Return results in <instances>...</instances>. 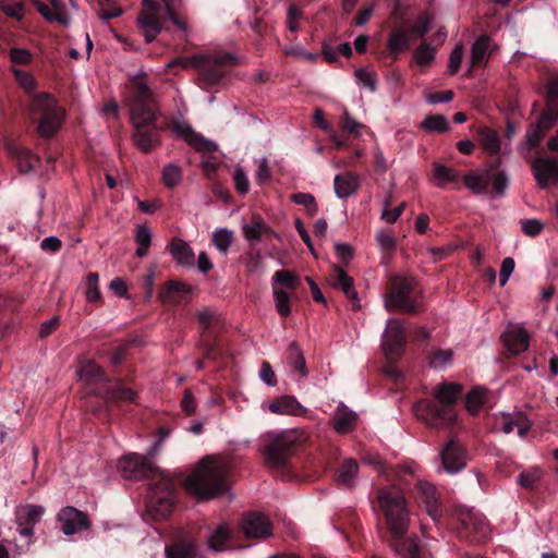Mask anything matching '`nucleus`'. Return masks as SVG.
<instances>
[{
	"instance_id": "61",
	"label": "nucleus",
	"mask_w": 558,
	"mask_h": 558,
	"mask_svg": "<svg viewBox=\"0 0 558 558\" xmlns=\"http://www.w3.org/2000/svg\"><path fill=\"white\" fill-rule=\"evenodd\" d=\"M271 174L272 173L271 169L269 168L268 160L266 158L262 159L255 174L256 182L260 185H264L271 180Z\"/></svg>"
},
{
	"instance_id": "1",
	"label": "nucleus",
	"mask_w": 558,
	"mask_h": 558,
	"mask_svg": "<svg viewBox=\"0 0 558 558\" xmlns=\"http://www.w3.org/2000/svg\"><path fill=\"white\" fill-rule=\"evenodd\" d=\"M148 454L129 453L118 460V471L128 481H150L146 501L147 515L154 521L168 519L178 502L179 484L199 500H209L228 489L229 466L211 456L204 457L191 475L173 478L151 463Z\"/></svg>"
},
{
	"instance_id": "62",
	"label": "nucleus",
	"mask_w": 558,
	"mask_h": 558,
	"mask_svg": "<svg viewBox=\"0 0 558 558\" xmlns=\"http://www.w3.org/2000/svg\"><path fill=\"white\" fill-rule=\"evenodd\" d=\"M349 278H351L350 275L340 266L333 265L331 267L330 281L332 287H341L344 281H349Z\"/></svg>"
},
{
	"instance_id": "18",
	"label": "nucleus",
	"mask_w": 558,
	"mask_h": 558,
	"mask_svg": "<svg viewBox=\"0 0 558 558\" xmlns=\"http://www.w3.org/2000/svg\"><path fill=\"white\" fill-rule=\"evenodd\" d=\"M440 457L445 471L448 473H457L466 466L465 449L457 440L448 441Z\"/></svg>"
},
{
	"instance_id": "25",
	"label": "nucleus",
	"mask_w": 558,
	"mask_h": 558,
	"mask_svg": "<svg viewBox=\"0 0 558 558\" xmlns=\"http://www.w3.org/2000/svg\"><path fill=\"white\" fill-rule=\"evenodd\" d=\"M388 56L392 58V60H398L402 53V51L408 50L410 48V35L407 31L401 28H393L388 34Z\"/></svg>"
},
{
	"instance_id": "45",
	"label": "nucleus",
	"mask_w": 558,
	"mask_h": 558,
	"mask_svg": "<svg viewBox=\"0 0 558 558\" xmlns=\"http://www.w3.org/2000/svg\"><path fill=\"white\" fill-rule=\"evenodd\" d=\"M435 47L427 43H421L414 50L413 59L420 66H428L435 59Z\"/></svg>"
},
{
	"instance_id": "59",
	"label": "nucleus",
	"mask_w": 558,
	"mask_h": 558,
	"mask_svg": "<svg viewBox=\"0 0 558 558\" xmlns=\"http://www.w3.org/2000/svg\"><path fill=\"white\" fill-rule=\"evenodd\" d=\"M338 289H341L347 298L351 300L353 303V310L360 308L357 293L354 288V279L352 277L349 278V281H344V283H342Z\"/></svg>"
},
{
	"instance_id": "27",
	"label": "nucleus",
	"mask_w": 558,
	"mask_h": 558,
	"mask_svg": "<svg viewBox=\"0 0 558 558\" xmlns=\"http://www.w3.org/2000/svg\"><path fill=\"white\" fill-rule=\"evenodd\" d=\"M502 338L508 350L514 355L523 353L530 343V336L524 328L509 330Z\"/></svg>"
},
{
	"instance_id": "55",
	"label": "nucleus",
	"mask_w": 558,
	"mask_h": 558,
	"mask_svg": "<svg viewBox=\"0 0 558 558\" xmlns=\"http://www.w3.org/2000/svg\"><path fill=\"white\" fill-rule=\"evenodd\" d=\"M515 427L521 436H524L529 430V427L524 422L515 421L511 417H504L501 420V429L505 434L512 433Z\"/></svg>"
},
{
	"instance_id": "43",
	"label": "nucleus",
	"mask_w": 558,
	"mask_h": 558,
	"mask_svg": "<svg viewBox=\"0 0 558 558\" xmlns=\"http://www.w3.org/2000/svg\"><path fill=\"white\" fill-rule=\"evenodd\" d=\"M421 128L428 132L445 133L449 130V123L446 117L433 113L421 122Z\"/></svg>"
},
{
	"instance_id": "33",
	"label": "nucleus",
	"mask_w": 558,
	"mask_h": 558,
	"mask_svg": "<svg viewBox=\"0 0 558 558\" xmlns=\"http://www.w3.org/2000/svg\"><path fill=\"white\" fill-rule=\"evenodd\" d=\"M174 259L183 266L192 267L195 265V254L193 248L183 240H173L169 245Z\"/></svg>"
},
{
	"instance_id": "23",
	"label": "nucleus",
	"mask_w": 558,
	"mask_h": 558,
	"mask_svg": "<svg viewBox=\"0 0 558 558\" xmlns=\"http://www.w3.org/2000/svg\"><path fill=\"white\" fill-rule=\"evenodd\" d=\"M166 558H195L197 555L194 541L189 536H180L165 547Z\"/></svg>"
},
{
	"instance_id": "49",
	"label": "nucleus",
	"mask_w": 558,
	"mask_h": 558,
	"mask_svg": "<svg viewBox=\"0 0 558 558\" xmlns=\"http://www.w3.org/2000/svg\"><path fill=\"white\" fill-rule=\"evenodd\" d=\"M485 391L481 388H474L465 397V407L472 415H476L480 408L484 404Z\"/></svg>"
},
{
	"instance_id": "14",
	"label": "nucleus",
	"mask_w": 558,
	"mask_h": 558,
	"mask_svg": "<svg viewBox=\"0 0 558 558\" xmlns=\"http://www.w3.org/2000/svg\"><path fill=\"white\" fill-rule=\"evenodd\" d=\"M407 342L405 330L399 319H388L387 328L383 336V345L388 359L399 357L403 353Z\"/></svg>"
},
{
	"instance_id": "32",
	"label": "nucleus",
	"mask_w": 558,
	"mask_h": 558,
	"mask_svg": "<svg viewBox=\"0 0 558 558\" xmlns=\"http://www.w3.org/2000/svg\"><path fill=\"white\" fill-rule=\"evenodd\" d=\"M286 359L290 368L299 373L300 377H306L308 369L306 361L298 342H291L286 350Z\"/></svg>"
},
{
	"instance_id": "4",
	"label": "nucleus",
	"mask_w": 558,
	"mask_h": 558,
	"mask_svg": "<svg viewBox=\"0 0 558 558\" xmlns=\"http://www.w3.org/2000/svg\"><path fill=\"white\" fill-rule=\"evenodd\" d=\"M462 386L444 381L435 386L429 397L418 399L412 411L426 426L434 429L451 428L457 423V401Z\"/></svg>"
},
{
	"instance_id": "64",
	"label": "nucleus",
	"mask_w": 558,
	"mask_h": 558,
	"mask_svg": "<svg viewBox=\"0 0 558 558\" xmlns=\"http://www.w3.org/2000/svg\"><path fill=\"white\" fill-rule=\"evenodd\" d=\"M543 223L536 219H524L522 220V230L526 235L535 236L543 230Z\"/></svg>"
},
{
	"instance_id": "30",
	"label": "nucleus",
	"mask_w": 558,
	"mask_h": 558,
	"mask_svg": "<svg viewBox=\"0 0 558 558\" xmlns=\"http://www.w3.org/2000/svg\"><path fill=\"white\" fill-rule=\"evenodd\" d=\"M243 235L251 244L258 243L265 233L271 232V229L265 223L264 218L258 215L251 217V222L243 225Z\"/></svg>"
},
{
	"instance_id": "11",
	"label": "nucleus",
	"mask_w": 558,
	"mask_h": 558,
	"mask_svg": "<svg viewBox=\"0 0 558 558\" xmlns=\"http://www.w3.org/2000/svg\"><path fill=\"white\" fill-rule=\"evenodd\" d=\"M457 533L462 539L482 542L490 533L489 523L475 510H462L458 515Z\"/></svg>"
},
{
	"instance_id": "22",
	"label": "nucleus",
	"mask_w": 558,
	"mask_h": 558,
	"mask_svg": "<svg viewBox=\"0 0 558 558\" xmlns=\"http://www.w3.org/2000/svg\"><path fill=\"white\" fill-rule=\"evenodd\" d=\"M7 150L9 155L14 158L20 172H29L39 161L37 155H34L31 149L15 143H8Z\"/></svg>"
},
{
	"instance_id": "17",
	"label": "nucleus",
	"mask_w": 558,
	"mask_h": 558,
	"mask_svg": "<svg viewBox=\"0 0 558 558\" xmlns=\"http://www.w3.org/2000/svg\"><path fill=\"white\" fill-rule=\"evenodd\" d=\"M534 180L542 189L558 185V160L550 157H537L532 163Z\"/></svg>"
},
{
	"instance_id": "29",
	"label": "nucleus",
	"mask_w": 558,
	"mask_h": 558,
	"mask_svg": "<svg viewBox=\"0 0 558 558\" xmlns=\"http://www.w3.org/2000/svg\"><path fill=\"white\" fill-rule=\"evenodd\" d=\"M269 410L281 415H302L305 411L296 398L290 395L276 398L269 405Z\"/></svg>"
},
{
	"instance_id": "8",
	"label": "nucleus",
	"mask_w": 558,
	"mask_h": 558,
	"mask_svg": "<svg viewBox=\"0 0 558 558\" xmlns=\"http://www.w3.org/2000/svg\"><path fill=\"white\" fill-rule=\"evenodd\" d=\"M558 122V75L547 81L546 107L526 133V142L536 148L544 135Z\"/></svg>"
},
{
	"instance_id": "15",
	"label": "nucleus",
	"mask_w": 558,
	"mask_h": 558,
	"mask_svg": "<svg viewBox=\"0 0 558 558\" xmlns=\"http://www.w3.org/2000/svg\"><path fill=\"white\" fill-rule=\"evenodd\" d=\"M45 513V508L39 505H21L15 508L14 517L19 533L23 537H33L35 526Z\"/></svg>"
},
{
	"instance_id": "50",
	"label": "nucleus",
	"mask_w": 558,
	"mask_h": 558,
	"mask_svg": "<svg viewBox=\"0 0 558 558\" xmlns=\"http://www.w3.org/2000/svg\"><path fill=\"white\" fill-rule=\"evenodd\" d=\"M230 542V531L229 529L225 526H219L218 530H216L211 537L209 538V546L216 550L220 551L223 550L226 545Z\"/></svg>"
},
{
	"instance_id": "47",
	"label": "nucleus",
	"mask_w": 558,
	"mask_h": 558,
	"mask_svg": "<svg viewBox=\"0 0 558 558\" xmlns=\"http://www.w3.org/2000/svg\"><path fill=\"white\" fill-rule=\"evenodd\" d=\"M161 181L167 187L173 189L182 181V170L174 163H168L161 171Z\"/></svg>"
},
{
	"instance_id": "38",
	"label": "nucleus",
	"mask_w": 558,
	"mask_h": 558,
	"mask_svg": "<svg viewBox=\"0 0 558 558\" xmlns=\"http://www.w3.org/2000/svg\"><path fill=\"white\" fill-rule=\"evenodd\" d=\"M463 181L465 186L474 194L485 193L488 187L487 170L484 174L470 171L465 174Z\"/></svg>"
},
{
	"instance_id": "48",
	"label": "nucleus",
	"mask_w": 558,
	"mask_h": 558,
	"mask_svg": "<svg viewBox=\"0 0 558 558\" xmlns=\"http://www.w3.org/2000/svg\"><path fill=\"white\" fill-rule=\"evenodd\" d=\"M272 280L275 282L274 284H281L291 291H294L300 284L299 276L287 269L275 271Z\"/></svg>"
},
{
	"instance_id": "21",
	"label": "nucleus",
	"mask_w": 558,
	"mask_h": 558,
	"mask_svg": "<svg viewBox=\"0 0 558 558\" xmlns=\"http://www.w3.org/2000/svg\"><path fill=\"white\" fill-rule=\"evenodd\" d=\"M333 526L342 532L348 539L351 533H359L362 530L360 518L352 508L341 509L333 518Z\"/></svg>"
},
{
	"instance_id": "41",
	"label": "nucleus",
	"mask_w": 558,
	"mask_h": 558,
	"mask_svg": "<svg viewBox=\"0 0 558 558\" xmlns=\"http://www.w3.org/2000/svg\"><path fill=\"white\" fill-rule=\"evenodd\" d=\"M99 281V275L98 272H88L86 276V289H85V296L87 299V302L89 303H96L101 304L102 303V296L99 291L98 287Z\"/></svg>"
},
{
	"instance_id": "16",
	"label": "nucleus",
	"mask_w": 558,
	"mask_h": 558,
	"mask_svg": "<svg viewBox=\"0 0 558 558\" xmlns=\"http://www.w3.org/2000/svg\"><path fill=\"white\" fill-rule=\"evenodd\" d=\"M58 520L61 523V531L66 535L88 530L92 526L87 514L72 506L61 508Z\"/></svg>"
},
{
	"instance_id": "39",
	"label": "nucleus",
	"mask_w": 558,
	"mask_h": 558,
	"mask_svg": "<svg viewBox=\"0 0 558 558\" xmlns=\"http://www.w3.org/2000/svg\"><path fill=\"white\" fill-rule=\"evenodd\" d=\"M275 307L281 317H288L291 313V295L284 288L274 284Z\"/></svg>"
},
{
	"instance_id": "40",
	"label": "nucleus",
	"mask_w": 558,
	"mask_h": 558,
	"mask_svg": "<svg viewBox=\"0 0 558 558\" xmlns=\"http://www.w3.org/2000/svg\"><path fill=\"white\" fill-rule=\"evenodd\" d=\"M232 241L233 232L228 229H218L214 231L211 236L213 244L223 256L228 255Z\"/></svg>"
},
{
	"instance_id": "19",
	"label": "nucleus",
	"mask_w": 558,
	"mask_h": 558,
	"mask_svg": "<svg viewBox=\"0 0 558 558\" xmlns=\"http://www.w3.org/2000/svg\"><path fill=\"white\" fill-rule=\"evenodd\" d=\"M241 529L245 537H269L272 533L270 520L260 513H247L241 521Z\"/></svg>"
},
{
	"instance_id": "36",
	"label": "nucleus",
	"mask_w": 558,
	"mask_h": 558,
	"mask_svg": "<svg viewBox=\"0 0 558 558\" xmlns=\"http://www.w3.org/2000/svg\"><path fill=\"white\" fill-rule=\"evenodd\" d=\"M544 476V471L539 468H532L523 470L517 478V483L523 487V489L535 492L538 489L541 481Z\"/></svg>"
},
{
	"instance_id": "3",
	"label": "nucleus",
	"mask_w": 558,
	"mask_h": 558,
	"mask_svg": "<svg viewBox=\"0 0 558 558\" xmlns=\"http://www.w3.org/2000/svg\"><path fill=\"white\" fill-rule=\"evenodd\" d=\"M128 106L133 128L132 142L144 154H149L161 145V133L167 124L161 121L157 100L146 83L132 81Z\"/></svg>"
},
{
	"instance_id": "44",
	"label": "nucleus",
	"mask_w": 558,
	"mask_h": 558,
	"mask_svg": "<svg viewBox=\"0 0 558 558\" xmlns=\"http://www.w3.org/2000/svg\"><path fill=\"white\" fill-rule=\"evenodd\" d=\"M434 180L437 181V186L444 187L448 182H456L458 177L457 172L452 168H448L444 166V163L435 162L434 163Z\"/></svg>"
},
{
	"instance_id": "20",
	"label": "nucleus",
	"mask_w": 558,
	"mask_h": 558,
	"mask_svg": "<svg viewBox=\"0 0 558 558\" xmlns=\"http://www.w3.org/2000/svg\"><path fill=\"white\" fill-rule=\"evenodd\" d=\"M191 287L179 281H167L160 288L158 298L165 305H179L187 302Z\"/></svg>"
},
{
	"instance_id": "9",
	"label": "nucleus",
	"mask_w": 558,
	"mask_h": 558,
	"mask_svg": "<svg viewBox=\"0 0 558 558\" xmlns=\"http://www.w3.org/2000/svg\"><path fill=\"white\" fill-rule=\"evenodd\" d=\"M418 299L411 280L399 277L390 280L389 291L386 295V307L388 310H399L410 315H416L422 311Z\"/></svg>"
},
{
	"instance_id": "12",
	"label": "nucleus",
	"mask_w": 558,
	"mask_h": 558,
	"mask_svg": "<svg viewBox=\"0 0 558 558\" xmlns=\"http://www.w3.org/2000/svg\"><path fill=\"white\" fill-rule=\"evenodd\" d=\"M197 320L202 328L199 340L196 343L199 352L210 361H219L223 353L218 335L213 330L214 315L208 310L199 311Z\"/></svg>"
},
{
	"instance_id": "54",
	"label": "nucleus",
	"mask_w": 558,
	"mask_h": 558,
	"mask_svg": "<svg viewBox=\"0 0 558 558\" xmlns=\"http://www.w3.org/2000/svg\"><path fill=\"white\" fill-rule=\"evenodd\" d=\"M190 145L193 146L195 149L206 151L207 154H210V151H215L218 149L217 144L209 142L208 140H206L205 136L195 132L193 134V138Z\"/></svg>"
},
{
	"instance_id": "52",
	"label": "nucleus",
	"mask_w": 558,
	"mask_h": 558,
	"mask_svg": "<svg viewBox=\"0 0 558 558\" xmlns=\"http://www.w3.org/2000/svg\"><path fill=\"white\" fill-rule=\"evenodd\" d=\"M9 57L14 64H28L33 60V54L28 49L13 47L9 51Z\"/></svg>"
},
{
	"instance_id": "5",
	"label": "nucleus",
	"mask_w": 558,
	"mask_h": 558,
	"mask_svg": "<svg viewBox=\"0 0 558 558\" xmlns=\"http://www.w3.org/2000/svg\"><path fill=\"white\" fill-rule=\"evenodd\" d=\"M80 377L81 380L90 386V392L102 399L104 404L96 408L95 413L102 412L107 416L112 407L136 403L137 392L129 388L121 379H108L105 369L97 365L95 361L88 360L81 365Z\"/></svg>"
},
{
	"instance_id": "63",
	"label": "nucleus",
	"mask_w": 558,
	"mask_h": 558,
	"mask_svg": "<svg viewBox=\"0 0 558 558\" xmlns=\"http://www.w3.org/2000/svg\"><path fill=\"white\" fill-rule=\"evenodd\" d=\"M513 269H514L513 258L505 257L501 260V270H500V276H499V281H500L501 286H505L508 282Z\"/></svg>"
},
{
	"instance_id": "31",
	"label": "nucleus",
	"mask_w": 558,
	"mask_h": 558,
	"mask_svg": "<svg viewBox=\"0 0 558 558\" xmlns=\"http://www.w3.org/2000/svg\"><path fill=\"white\" fill-rule=\"evenodd\" d=\"M332 420L333 428L338 433H349L355 427L356 414L354 411L341 404L337 408Z\"/></svg>"
},
{
	"instance_id": "26",
	"label": "nucleus",
	"mask_w": 558,
	"mask_h": 558,
	"mask_svg": "<svg viewBox=\"0 0 558 558\" xmlns=\"http://www.w3.org/2000/svg\"><path fill=\"white\" fill-rule=\"evenodd\" d=\"M333 187L338 197L345 198L360 187V179L354 172L339 173L335 175Z\"/></svg>"
},
{
	"instance_id": "42",
	"label": "nucleus",
	"mask_w": 558,
	"mask_h": 558,
	"mask_svg": "<svg viewBox=\"0 0 558 558\" xmlns=\"http://www.w3.org/2000/svg\"><path fill=\"white\" fill-rule=\"evenodd\" d=\"M135 241L137 242L136 256L145 257L151 245V232L145 225H137Z\"/></svg>"
},
{
	"instance_id": "46",
	"label": "nucleus",
	"mask_w": 558,
	"mask_h": 558,
	"mask_svg": "<svg viewBox=\"0 0 558 558\" xmlns=\"http://www.w3.org/2000/svg\"><path fill=\"white\" fill-rule=\"evenodd\" d=\"M291 199L294 204L304 206L308 217L317 215L318 205L314 195L308 193H295L291 195Z\"/></svg>"
},
{
	"instance_id": "60",
	"label": "nucleus",
	"mask_w": 558,
	"mask_h": 558,
	"mask_svg": "<svg viewBox=\"0 0 558 558\" xmlns=\"http://www.w3.org/2000/svg\"><path fill=\"white\" fill-rule=\"evenodd\" d=\"M233 180H234V184H235L236 191L240 194L243 195V194H246L248 192L250 182H248L246 173H245V171L243 169L238 168L234 171Z\"/></svg>"
},
{
	"instance_id": "13",
	"label": "nucleus",
	"mask_w": 558,
	"mask_h": 558,
	"mask_svg": "<svg viewBox=\"0 0 558 558\" xmlns=\"http://www.w3.org/2000/svg\"><path fill=\"white\" fill-rule=\"evenodd\" d=\"M147 10L138 13L137 26L145 36V41L150 44L162 32V21L158 15V4L155 0H144Z\"/></svg>"
},
{
	"instance_id": "10",
	"label": "nucleus",
	"mask_w": 558,
	"mask_h": 558,
	"mask_svg": "<svg viewBox=\"0 0 558 558\" xmlns=\"http://www.w3.org/2000/svg\"><path fill=\"white\" fill-rule=\"evenodd\" d=\"M300 441L295 430L276 435L266 447L267 463L277 470L287 471L289 460L298 452Z\"/></svg>"
},
{
	"instance_id": "53",
	"label": "nucleus",
	"mask_w": 558,
	"mask_h": 558,
	"mask_svg": "<svg viewBox=\"0 0 558 558\" xmlns=\"http://www.w3.org/2000/svg\"><path fill=\"white\" fill-rule=\"evenodd\" d=\"M355 78L360 84L369 88L371 92H375L377 88L376 74L365 71L364 69L355 70Z\"/></svg>"
},
{
	"instance_id": "35",
	"label": "nucleus",
	"mask_w": 558,
	"mask_h": 558,
	"mask_svg": "<svg viewBox=\"0 0 558 558\" xmlns=\"http://www.w3.org/2000/svg\"><path fill=\"white\" fill-rule=\"evenodd\" d=\"M478 142L490 156H498L501 144L499 134L492 129L481 128L477 132Z\"/></svg>"
},
{
	"instance_id": "7",
	"label": "nucleus",
	"mask_w": 558,
	"mask_h": 558,
	"mask_svg": "<svg viewBox=\"0 0 558 558\" xmlns=\"http://www.w3.org/2000/svg\"><path fill=\"white\" fill-rule=\"evenodd\" d=\"M31 119L37 124V134L49 138L61 129L65 120V110L59 106L54 96L41 93L32 100Z\"/></svg>"
},
{
	"instance_id": "6",
	"label": "nucleus",
	"mask_w": 558,
	"mask_h": 558,
	"mask_svg": "<svg viewBox=\"0 0 558 558\" xmlns=\"http://www.w3.org/2000/svg\"><path fill=\"white\" fill-rule=\"evenodd\" d=\"M174 63H181L184 69H195L196 85L208 93H217L230 82V72L236 64V58L230 53L194 54L177 59Z\"/></svg>"
},
{
	"instance_id": "57",
	"label": "nucleus",
	"mask_w": 558,
	"mask_h": 558,
	"mask_svg": "<svg viewBox=\"0 0 558 558\" xmlns=\"http://www.w3.org/2000/svg\"><path fill=\"white\" fill-rule=\"evenodd\" d=\"M376 238L378 245L386 252H392L397 246L396 236L392 232L379 231Z\"/></svg>"
},
{
	"instance_id": "28",
	"label": "nucleus",
	"mask_w": 558,
	"mask_h": 558,
	"mask_svg": "<svg viewBox=\"0 0 558 558\" xmlns=\"http://www.w3.org/2000/svg\"><path fill=\"white\" fill-rule=\"evenodd\" d=\"M500 163L501 159L499 157H496L495 159L492 160L490 167L487 170L488 182H492V192L497 196L505 195L509 186V179L505 171L494 172L500 167Z\"/></svg>"
},
{
	"instance_id": "58",
	"label": "nucleus",
	"mask_w": 558,
	"mask_h": 558,
	"mask_svg": "<svg viewBox=\"0 0 558 558\" xmlns=\"http://www.w3.org/2000/svg\"><path fill=\"white\" fill-rule=\"evenodd\" d=\"M462 59H463V46L457 45L449 57V62H448V73L449 74H456V72H458V70L461 66Z\"/></svg>"
},
{
	"instance_id": "34",
	"label": "nucleus",
	"mask_w": 558,
	"mask_h": 558,
	"mask_svg": "<svg viewBox=\"0 0 558 558\" xmlns=\"http://www.w3.org/2000/svg\"><path fill=\"white\" fill-rule=\"evenodd\" d=\"M359 471V464L354 459H344L335 472L337 483L352 487Z\"/></svg>"
},
{
	"instance_id": "56",
	"label": "nucleus",
	"mask_w": 558,
	"mask_h": 558,
	"mask_svg": "<svg viewBox=\"0 0 558 558\" xmlns=\"http://www.w3.org/2000/svg\"><path fill=\"white\" fill-rule=\"evenodd\" d=\"M432 27V21L427 15H421L410 28V33L417 37H423L429 33Z\"/></svg>"
},
{
	"instance_id": "2",
	"label": "nucleus",
	"mask_w": 558,
	"mask_h": 558,
	"mask_svg": "<svg viewBox=\"0 0 558 558\" xmlns=\"http://www.w3.org/2000/svg\"><path fill=\"white\" fill-rule=\"evenodd\" d=\"M377 515L390 545L401 558H421L418 536L409 534L411 510L400 486L387 485L377 490Z\"/></svg>"
},
{
	"instance_id": "51",
	"label": "nucleus",
	"mask_w": 558,
	"mask_h": 558,
	"mask_svg": "<svg viewBox=\"0 0 558 558\" xmlns=\"http://www.w3.org/2000/svg\"><path fill=\"white\" fill-rule=\"evenodd\" d=\"M452 352L450 349H436L428 355L429 364L432 367H444L452 360Z\"/></svg>"
},
{
	"instance_id": "24",
	"label": "nucleus",
	"mask_w": 558,
	"mask_h": 558,
	"mask_svg": "<svg viewBox=\"0 0 558 558\" xmlns=\"http://www.w3.org/2000/svg\"><path fill=\"white\" fill-rule=\"evenodd\" d=\"M417 498L426 505L428 514L437 520L441 513L436 502L435 485L428 482H417L415 485Z\"/></svg>"
},
{
	"instance_id": "37",
	"label": "nucleus",
	"mask_w": 558,
	"mask_h": 558,
	"mask_svg": "<svg viewBox=\"0 0 558 558\" xmlns=\"http://www.w3.org/2000/svg\"><path fill=\"white\" fill-rule=\"evenodd\" d=\"M490 45V37L488 35H481L472 45L471 49V63L472 66H481L485 61L488 47Z\"/></svg>"
}]
</instances>
